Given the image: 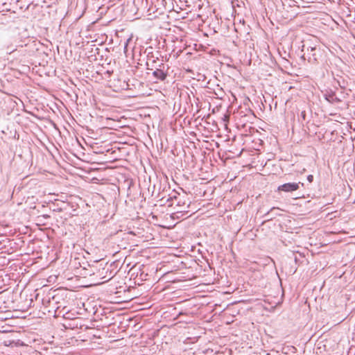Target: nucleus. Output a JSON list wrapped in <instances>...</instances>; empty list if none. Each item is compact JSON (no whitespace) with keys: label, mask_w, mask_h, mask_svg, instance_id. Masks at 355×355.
<instances>
[{"label":"nucleus","mask_w":355,"mask_h":355,"mask_svg":"<svg viewBox=\"0 0 355 355\" xmlns=\"http://www.w3.org/2000/svg\"><path fill=\"white\" fill-rule=\"evenodd\" d=\"M300 186L304 187V184L300 182L285 183L282 185H279L277 188V191L284 192H293L297 190Z\"/></svg>","instance_id":"obj_3"},{"label":"nucleus","mask_w":355,"mask_h":355,"mask_svg":"<svg viewBox=\"0 0 355 355\" xmlns=\"http://www.w3.org/2000/svg\"><path fill=\"white\" fill-rule=\"evenodd\" d=\"M180 205H181V201H180V200H179V201L178 202V206H180Z\"/></svg>","instance_id":"obj_8"},{"label":"nucleus","mask_w":355,"mask_h":355,"mask_svg":"<svg viewBox=\"0 0 355 355\" xmlns=\"http://www.w3.org/2000/svg\"><path fill=\"white\" fill-rule=\"evenodd\" d=\"M117 273L116 266L114 262L106 263L104 265L100 263L93 271L92 275L101 282L98 284H103L112 279Z\"/></svg>","instance_id":"obj_1"},{"label":"nucleus","mask_w":355,"mask_h":355,"mask_svg":"<svg viewBox=\"0 0 355 355\" xmlns=\"http://www.w3.org/2000/svg\"><path fill=\"white\" fill-rule=\"evenodd\" d=\"M127 46H128V43H126L125 45V47H124L125 49L127 48Z\"/></svg>","instance_id":"obj_9"},{"label":"nucleus","mask_w":355,"mask_h":355,"mask_svg":"<svg viewBox=\"0 0 355 355\" xmlns=\"http://www.w3.org/2000/svg\"><path fill=\"white\" fill-rule=\"evenodd\" d=\"M333 97H334L333 96H331V95H330L329 97H327V98H326V99H327L328 101L331 102V101H332V100H333Z\"/></svg>","instance_id":"obj_7"},{"label":"nucleus","mask_w":355,"mask_h":355,"mask_svg":"<svg viewBox=\"0 0 355 355\" xmlns=\"http://www.w3.org/2000/svg\"><path fill=\"white\" fill-rule=\"evenodd\" d=\"M307 180L309 182H312L313 180V176L312 175H309L307 176Z\"/></svg>","instance_id":"obj_6"},{"label":"nucleus","mask_w":355,"mask_h":355,"mask_svg":"<svg viewBox=\"0 0 355 355\" xmlns=\"http://www.w3.org/2000/svg\"><path fill=\"white\" fill-rule=\"evenodd\" d=\"M168 67H166L164 64L161 63L159 68L156 69L153 72V77L159 80L164 81L167 77V71Z\"/></svg>","instance_id":"obj_4"},{"label":"nucleus","mask_w":355,"mask_h":355,"mask_svg":"<svg viewBox=\"0 0 355 355\" xmlns=\"http://www.w3.org/2000/svg\"><path fill=\"white\" fill-rule=\"evenodd\" d=\"M300 116L302 118L303 120H305L306 119V112L302 111L300 113Z\"/></svg>","instance_id":"obj_5"},{"label":"nucleus","mask_w":355,"mask_h":355,"mask_svg":"<svg viewBox=\"0 0 355 355\" xmlns=\"http://www.w3.org/2000/svg\"><path fill=\"white\" fill-rule=\"evenodd\" d=\"M303 58L307 57L309 62L315 64L318 62L320 49L317 44H311L306 42L302 45Z\"/></svg>","instance_id":"obj_2"}]
</instances>
